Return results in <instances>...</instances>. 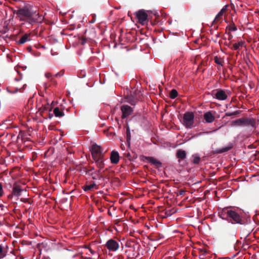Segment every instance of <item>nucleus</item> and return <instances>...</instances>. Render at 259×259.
<instances>
[{
  "instance_id": "nucleus-25",
  "label": "nucleus",
  "mask_w": 259,
  "mask_h": 259,
  "mask_svg": "<svg viewBox=\"0 0 259 259\" xmlns=\"http://www.w3.org/2000/svg\"><path fill=\"white\" fill-rule=\"evenodd\" d=\"M245 42L243 41H241L238 42V43H235L233 45L232 47H230L232 50H237L241 48Z\"/></svg>"
},
{
  "instance_id": "nucleus-31",
  "label": "nucleus",
  "mask_w": 259,
  "mask_h": 259,
  "mask_svg": "<svg viewBox=\"0 0 259 259\" xmlns=\"http://www.w3.org/2000/svg\"><path fill=\"white\" fill-rule=\"evenodd\" d=\"M7 255V251L4 250V249L1 245H0V259L3 258Z\"/></svg>"
},
{
  "instance_id": "nucleus-32",
  "label": "nucleus",
  "mask_w": 259,
  "mask_h": 259,
  "mask_svg": "<svg viewBox=\"0 0 259 259\" xmlns=\"http://www.w3.org/2000/svg\"><path fill=\"white\" fill-rule=\"evenodd\" d=\"M176 212V210L174 209H168L165 210V217H169L172 214Z\"/></svg>"
},
{
  "instance_id": "nucleus-10",
  "label": "nucleus",
  "mask_w": 259,
  "mask_h": 259,
  "mask_svg": "<svg viewBox=\"0 0 259 259\" xmlns=\"http://www.w3.org/2000/svg\"><path fill=\"white\" fill-rule=\"evenodd\" d=\"M82 189L85 192L92 191L94 189L98 190L99 186L95 182L91 184H86L82 187Z\"/></svg>"
},
{
  "instance_id": "nucleus-35",
  "label": "nucleus",
  "mask_w": 259,
  "mask_h": 259,
  "mask_svg": "<svg viewBox=\"0 0 259 259\" xmlns=\"http://www.w3.org/2000/svg\"><path fill=\"white\" fill-rule=\"evenodd\" d=\"M4 194V190L3 189V186L1 183H0V197H2Z\"/></svg>"
},
{
  "instance_id": "nucleus-33",
  "label": "nucleus",
  "mask_w": 259,
  "mask_h": 259,
  "mask_svg": "<svg viewBox=\"0 0 259 259\" xmlns=\"http://www.w3.org/2000/svg\"><path fill=\"white\" fill-rule=\"evenodd\" d=\"M192 157H193V163L195 164H198L200 161V157L196 155H192Z\"/></svg>"
},
{
  "instance_id": "nucleus-21",
  "label": "nucleus",
  "mask_w": 259,
  "mask_h": 259,
  "mask_svg": "<svg viewBox=\"0 0 259 259\" xmlns=\"http://www.w3.org/2000/svg\"><path fill=\"white\" fill-rule=\"evenodd\" d=\"M52 109V107L49 103H47L42 105V106L39 108V111L40 112L43 113L47 110H49L50 112L51 111Z\"/></svg>"
},
{
  "instance_id": "nucleus-34",
  "label": "nucleus",
  "mask_w": 259,
  "mask_h": 259,
  "mask_svg": "<svg viewBox=\"0 0 259 259\" xmlns=\"http://www.w3.org/2000/svg\"><path fill=\"white\" fill-rule=\"evenodd\" d=\"M126 141L129 142L131 140V133L130 127L128 126L126 130Z\"/></svg>"
},
{
  "instance_id": "nucleus-27",
  "label": "nucleus",
  "mask_w": 259,
  "mask_h": 259,
  "mask_svg": "<svg viewBox=\"0 0 259 259\" xmlns=\"http://www.w3.org/2000/svg\"><path fill=\"white\" fill-rule=\"evenodd\" d=\"M214 62L220 65L223 66L224 61L222 58H219L218 56H215L214 58Z\"/></svg>"
},
{
  "instance_id": "nucleus-48",
  "label": "nucleus",
  "mask_w": 259,
  "mask_h": 259,
  "mask_svg": "<svg viewBox=\"0 0 259 259\" xmlns=\"http://www.w3.org/2000/svg\"><path fill=\"white\" fill-rule=\"evenodd\" d=\"M27 49H28V50H30V49H30V47H28V48H27Z\"/></svg>"
},
{
  "instance_id": "nucleus-40",
  "label": "nucleus",
  "mask_w": 259,
  "mask_h": 259,
  "mask_svg": "<svg viewBox=\"0 0 259 259\" xmlns=\"http://www.w3.org/2000/svg\"><path fill=\"white\" fill-rule=\"evenodd\" d=\"M45 76L47 78H50V77H51L52 76V74L50 73H46L45 74Z\"/></svg>"
},
{
  "instance_id": "nucleus-3",
  "label": "nucleus",
  "mask_w": 259,
  "mask_h": 259,
  "mask_svg": "<svg viewBox=\"0 0 259 259\" xmlns=\"http://www.w3.org/2000/svg\"><path fill=\"white\" fill-rule=\"evenodd\" d=\"M233 126H250L253 128H256V120L253 118L243 117L236 119L232 122Z\"/></svg>"
},
{
  "instance_id": "nucleus-22",
  "label": "nucleus",
  "mask_w": 259,
  "mask_h": 259,
  "mask_svg": "<svg viewBox=\"0 0 259 259\" xmlns=\"http://www.w3.org/2000/svg\"><path fill=\"white\" fill-rule=\"evenodd\" d=\"M30 36V34H25L23 36L21 37L20 38L18 43L20 44H23L25 43L27 41H29L30 39L29 38Z\"/></svg>"
},
{
  "instance_id": "nucleus-23",
  "label": "nucleus",
  "mask_w": 259,
  "mask_h": 259,
  "mask_svg": "<svg viewBox=\"0 0 259 259\" xmlns=\"http://www.w3.org/2000/svg\"><path fill=\"white\" fill-rule=\"evenodd\" d=\"M103 168H99L98 170H95L97 175L99 176H101L102 178H101V180H104L105 179L107 178V177L106 176L105 171L107 170V168H106L105 170H104L103 171H102ZM107 179H108L107 178Z\"/></svg>"
},
{
  "instance_id": "nucleus-36",
  "label": "nucleus",
  "mask_w": 259,
  "mask_h": 259,
  "mask_svg": "<svg viewBox=\"0 0 259 259\" xmlns=\"http://www.w3.org/2000/svg\"><path fill=\"white\" fill-rule=\"evenodd\" d=\"M87 38L83 36L80 40V43L81 45H84L87 42Z\"/></svg>"
},
{
  "instance_id": "nucleus-39",
  "label": "nucleus",
  "mask_w": 259,
  "mask_h": 259,
  "mask_svg": "<svg viewBox=\"0 0 259 259\" xmlns=\"http://www.w3.org/2000/svg\"><path fill=\"white\" fill-rule=\"evenodd\" d=\"M85 248H88L90 251V252L92 254H94L95 253V251L93 250L92 249H91V248L89 247L88 246H85Z\"/></svg>"
},
{
  "instance_id": "nucleus-20",
  "label": "nucleus",
  "mask_w": 259,
  "mask_h": 259,
  "mask_svg": "<svg viewBox=\"0 0 259 259\" xmlns=\"http://www.w3.org/2000/svg\"><path fill=\"white\" fill-rule=\"evenodd\" d=\"M85 174L91 176L92 179L93 180H101V178H102L101 176L99 177L97 175L96 171H86Z\"/></svg>"
},
{
  "instance_id": "nucleus-44",
  "label": "nucleus",
  "mask_w": 259,
  "mask_h": 259,
  "mask_svg": "<svg viewBox=\"0 0 259 259\" xmlns=\"http://www.w3.org/2000/svg\"><path fill=\"white\" fill-rule=\"evenodd\" d=\"M184 192H185L184 191H180V195H183Z\"/></svg>"
},
{
  "instance_id": "nucleus-12",
  "label": "nucleus",
  "mask_w": 259,
  "mask_h": 259,
  "mask_svg": "<svg viewBox=\"0 0 259 259\" xmlns=\"http://www.w3.org/2000/svg\"><path fill=\"white\" fill-rule=\"evenodd\" d=\"M203 117L206 123H212L215 120V116L212 114L211 111H207L203 115Z\"/></svg>"
},
{
  "instance_id": "nucleus-49",
  "label": "nucleus",
  "mask_w": 259,
  "mask_h": 259,
  "mask_svg": "<svg viewBox=\"0 0 259 259\" xmlns=\"http://www.w3.org/2000/svg\"><path fill=\"white\" fill-rule=\"evenodd\" d=\"M251 145H249L248 147H249V148H251Z\"/></svg>"
},
{
  "instance_id": "nucleus-4",
  "label": "nucleus",
  "mask_w": 259,
  "mask_h": 259,
  "mask_svg": "<svg viewBox=\"0 0 259 259\" xmlns=\"http://www.w3.org/2000/svg\"><path fill=\"white\" fill-rule=\"evenodd\" d=\"M194 122V114L192 112H186L183 116V124L187 128H191Z\"/></svg>"
},
{
  "instance_id": "nucleus-2",
  "label": "nucleus",
  "mask_w": 259,
  "mask_h": 259,
  "mask_svg": "<svg viewBox=\"0 0 259 259\" xmlns=\"http://www.w3.org/2000/svg\"><path fill=\"white\" fill-rule=\"evenodd\" d=\"M219 216L232 224L246 225L250 222V220L246 219L231 206L223 208L219 212Z\"/></svg>"
},
{
  "instance_id": "nucleus-13",
  "label": "nucleus",
  "mask_w": 259,
  "mask_h": 259,
  "mask_svg": "<svg viewBox=\"0 0 259 259\" xmlns=\"http://www.w3.org/2000/svg\"><path fill=\"white\" fill-rule=\"evenodd\" d=\"M227 6H225L219 12V13L216 16L214 20H213V23H217L218 22H221L222 17L224 14L225 12H226L227 10Z\"/></svg>"
},
{
  "instance_id": "nucleus-50",
  "label": "nucleus",
  "mask_w": 259,
  "mask_h": 259,
  "mask_svg": "<svg viewBox=\"0 0 259 259\" xmlns=\"http://www.w3.org/2000/svg\"><path fill=\"white\" fill-rule=\"evenodd\" d=\"M251 145H249L248 147H249V148H251Z\"/></svg>"
},
{
  "instance_id": "nucleus-11",
  "label": "nucleus",
  "mask_w": 259,
  "mask_h": 259,
  "mask_svg": "<svg viewBox=\"0 0 259 259\" xmlns=\"http://www.w3.org/2000/svg\"><path fill=\"white\" fill-rule=\"evenodd\" d=\"M146 159L152 164H153L156 168H159L161 167L162 163L153 157H146Z\"/></svg>"
},
{
  "instance_id": "nucleus-28",
  "label": "nucleus",
  "mask_w": 259,
  "mask_h": 259,
  "mask_svg": "<svg viewBox=\"0 0 259 259\" xmlns=\"http://www.w3.org/2000/svg\"><path fill=\"white\" fill-rule=\"evenodd\" d=\"M241 112L240 110H237L233 112H227L225 113V115L224 116V118H225L227 116H235L239 114Z\"/></svg>"
},
{
  "instance_id": "nucleus-14",
  "label": "nucleus",
  "mask_w": 259,
  "mask_h": 259,
  "mask_svg": "<svg viewBox=\"0 0 259 259\" xmlns=\"http://www.w3.org/2000/svg\"><path fill=\"white\" fill-rule=\"evenodd\" d=\"M233 148V144L229 143L227 146L220 149H217L213 151L214 154H220L227 152Z\"/></svg>"
},
{
  "instance_id": "nucleus-41",
  "label": "nucleus",
  "mask_w": 259,
  "mask_h": 259,
  "mask_svg": "<svg viewBox=\"0 0 259 259\" xmlns=\"http://www.w3.org/2000/svg\"><path fill=\"white\" fill-rule=\"evenodd\" d=\"M13 196H14V194H13V193H12V194H9V195L8 196V198L9 199H12V198H13Z\"/></svg>"
},
{
  "instance_id": "nucleus-45",
  "label": "nucleus",
  "mask_w": 259,
  "mask_h": 259,
  "mask_svg": "<svg viewBox=\"0 0 259 259\" xmlns=\"http://www.w3.org/2000/svg\"><path fill=\"white\" fill-rule=\"evenodd\" d=\"M4 207V205H3V204H0V208H1L2 209V208H3V207Z\"/></svg>"
},
{
  "instance_id": "nucleus-15",
  "label": "nucleus",
  "mask_w": 259,
  "mask_h": 259,
  "mask_svg": "<svg viewBox=\"0 0 259 259\" xmlns=\"http://www.w3.org/2000/svg\"><path fill=\"white\" fill-rule=\"evenodd\" d=\"M176 156L179 159V162H180L181 160H183L186 158V152L184 150L178 149L177 151Z\"/></svg>"
},
{
  "instance_id": "nucleus-1",
  "label": "nucleus",
  "mask_w": 259,
  "mask_h": 259,
  "mask_svg": "<svg viewBox=\"0 0 259 259\" xmlns=\"http://www.w3.org/2000/svg\"><path fill=\"white\" fill-rule=\"evenodd\" d=\"M14 13L17 15L20 20L25 21L30 24L40 23L44 19V17L30 5L18 8L17 10L14 11Z\"/></svg>"
},
{
  "instance_id": "nucleus-7",
  "label": "nucleus",
  "mask_w": 259,
  "mask_h": 259,
  "mask_svg": "<svg viewBox=\"0 0 259 259\" xmlns=\"http://www.w3.org/2000/svg\"><path fill=\"white\" fill-rule=\"evenodd\" d=\"M105 246L109 251L114 252L119 249V244L116 240L111 239L106 242Z\"/></svg>"
},
{
  "instance_id": "nucleus-18",
  "label": "nucleus",
  "mask_w": 259,
  "mask_h": 259,
  "mask_svg": "<svg viewBox=\"0 0 259 259\" xmlns=\"http://www.w3.org/2000/svg\"><path fill=\"white\" fill-rule=\"evenodd\" d=\"M96 163V165L98 168H104L105 164L103 160V157H101L100 158H97L96 159H94Z\"/></svg>"
},
{
  "instance_id": "nucleus-46",
  "label": "nucleus",
  "mask_w": 259,
  "mask_h": 259,
  "mask_svg": "<svg viewBox=\"0 0 259 259\" xmlns=\"http://www.w3.org/2000/svg\"><path fill=\"white\" fill-rule=\"evenodd\" d=\"M94 22H95V20H93H93L91 21V23H94Z\"/></svg>"
},
{
  "instance_id": "nucleus-19",
  "label": "nucleus",
  "mask_w": 259,
  "mask_h": 259,
  "mask_svg": "<svg viewBox=\"0 0 259 259\" xmlns=\"http://www.w3.org/2000/svg\"><path fill=\"white\" fill-rule=\"evenodd\" d=\"M22 190L20 188V186L19 185H15L13 188L12 193L14 196H19L21 195Z\"/></svg>"
},
{
  "instance_id": "nucleus-38",
  "label": "nucleus",
  "mask_w": 259,
  "mask_h": 259,
  "mask_svg": "<svg viewBox=\"0 0 259 259\" xmlns=\"http://www.w3.org/2000/svg\"><path fill=\"white\" fill-rule=\"evenodd\" d=\"M94 167H91L89 169L85 168V172H86V171H94Z\"/></svg>"
},
{
  "instance_id": "nucleus-8",
  "label": "nucleus",
  "mask_w": 259,
  "mask_h": 259,
  "mask_svg": "<svg viewBox=\"0 0 259 259\" xmlns=\"http://www.w3.org/2000/svg\"><path fill=\"white\" fill-rule=\"evenodd\" d=\"M122 112V118H125L132 115L133 113V108L128 105H123L120 107Z\"/></svg>"
},
{
  "instance_id": "nucleus-30",
  "label": "nucleus",
  "mask_w": 259,
  "mask_h": 259,
  "mask_svg": "<svg viewBox=\"0 0 259 259\" xmlns=\"http://www.w3.org/2000/svg\"><path fill=\"white\" fill-rule=\"evenodd\" d=\"M178 95V92L176 90L173 89L169 93V97L171 99H175Z\"/></svg>"
},
{
  "instance_id": "nucleus-26",
  "label": "nucleus",
  "mask_w": 259,
  "mask_h": 259,
  "mask_svg": "<svg viewBox=\"0 0 259 259\" xmlns=\"http://www.w3.org/2000/svg\"><path fill=\"white\" fill-rule=\"evenodd\" d=\"M127 102L132 105H135L137 103V100L133 96L127 97L126 98Z\"/></svg>"
},
{
  "instance_id": "nucleus-51",
  "label": "nucleus",
  "mask_w": 259,
  "mask_h": 259,
  "mask_svg": "<svg viewBox=\"0 0 259 259\" xmlns=\"http://www.w3.org/2000/svg\"><path fill=\"white\" fill-rule=\"evenodd\" d=\"M108 213H109L110 215H111V213H110V212H108Z\"/></svg>"
},
{
  "instance_id": "nucleus-5",
  "label": "nucleus",
  "mask_w": 259,
  "mask_h": 259,
  "mask_svg": "<svg viewBox=\"0 0 259 259\" xmlns=\"http://www.w3.org/2000/svg\"><path fill=\"white\" fill-rule=\"evenodd\" d=\"M91 150L93 159L104 157L103 150L101 147L97 144H93Z\"/></svg>"
},
{
  "instance_id": "nucleus-16",
  "label": "nucleus",
  "mask_w": 259,
  "mask_h": 259,
  "mask_svg": "<svg viewBox=\"0 0 259 259\" xmlns=\"http://www.w3.org/2000/svg\"><path fill=\"white\" fill-rule=\"evenodd\" d=\"M119 154L117 152L113 151L111 153L110 160L112 163L117 164L119 162Z\"/></svg>"
},
{
  "instance_id": "nucleus-29",
  "label": "nucleus",
  "mask_w": 259,
  "mask_h": 259,
  "mask_svg": "<svg viewBox=\"0 0 259 259\" xmlns=\"http://www.w3.org/2000/svg\"><path fill=\"white\" fill-rule=\"evenodd\" d=\"M226 29H229V33H230V31H235L237 30V27L233 22H232L231 24L228 26Z\"/></svg>"
},
{
  "instance_id": "nucleus-24",
  "label": "nucleus",
  "mask_w": 259,
  "mask_h": 259,
  "mask_svg": "<svg viewBox=\"0 0 259 259\" xmlns=\"http://www.w3.org/2000/svg\"><path fill=\"white\" fill-rule=\"evenodd\" d=\"M54 113L56 117H63L65 115L64 112L62 110H60L59 107L54 108Z\"/></svg>"
},
{
  "instance_id": "nucleus-43",
  "label": "nucleus",
  "mask_w": 259,
  "mask_h": 259,
  "mask_svg": "<svg viewBox=\"0 0 259 259\" xmlns=\"http://www.w3.org/2000/svg\"><path fill=\"white\" fill-rule=\"evenodd\" d=\"M53 117V114L49 113V118L51 119Z\"/></svg>"
},
{
  "instance_id": "nucleus-17",
  "label": "nucleus",
  "mask_w": 259,
  "mask_h": 259,
  "mask_svg": "<svg viewBox=\"0 0 259 259\" xmlns=\"http://www.w3.org/2000/svg\"><path fill=\"white\" fill-rule=\"evenodd\" d=\"M251 231L252 230L250 228H246L245 227L242 228L241 230V234L242 235L241 238H242L243 237L244 239H246L250 234Z\"/></svg>"
},
{
  "instance_id": "nucleus-37",
  "label": "nucleus",
  "mask_w": 259,
  "mask_h": 259,
  "mask_svg": "<svg viewBox=\"0 0 259 259\" xmlns=\"http://www.w3.org/2000/svg\"><path fill=\"white\" fill-rule=\"evenodd\" d=\"M64 70H61L59 72L56 74L55 76L56 77H61L64 75Z\"/></svg>"
},
{
  "instance_id": "nucleus-6",
  "label": "nucleus",
  "mask_w": 259,
  "mask_h": 259,
  "mask_svg": "<svg viewBox=\"0 0 259 259\" xmlns=\"http://www.w3.org/2000/svg\"><path fill=\"white\" fill-rule=\"evenodd\" d=\"M211 96L214 98L219 100H225L228 98V95L226 91L222 89H218L214 90L211 93Z\"/></svg>"
},
{
  "instance_id": "nucleus-42",
  "label": "nucleus",
  "mask_w": 259,
  "mask_h": 259,
  "mask_svg": "<svg viewBox=\"0 0 259 259\" xmlns=\"http://www.w3.org/2000/svg\"><path fill=\"white\" fill-rule=\"evenodd\" d=\"M126 157L131 160V154L130 153H128L127 154H126Z\"/></svg>"
},
{
  "instance_id": "nucleus-9",
  "label": "nucleus",
  "mask_w": 259,
  "mask_h": 259,
  "mask_svg": "<svg viewBox=\"0 0 259 259\" xmlns=\"http://www.w3.org/2000/svg\"><path fill=\"white\" fill-rule=\"evenodd\" d=\"M136 15L139 22L141 24H144L147 19L148 15L143 10H140L137 12Z\"/></svg>"
},
{
  "instance_id": "nucleus-47",
  "label": "nucleus",
  "mask_w": 259,
  "mask_h": 259,
  "mask_svg": "<svg viewBox=\"0 0 259 259\" xmlns=\"http://www.w3.org/2000/svg\"><path fill=\"white\" fill-rule=\"evenodd\" d=\"M232 37H233V36L232 35H230L229 39L231 38Z\"/></svg>"
}]
</instances>
